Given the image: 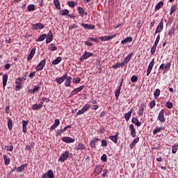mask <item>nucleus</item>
Returning a JSON list of instances; mask_svg holds the SVG:
<instances>
[{
  "instance_id": "nucleus-2",
  "label": "nucleus",
  "mask_w": 178,
  "mask_h": 178,
  "mask_svg": "<svg viewBox=\"0 0 178 178\" xmlns=\"http://www.w3.org/2000/svg\"><path fill=\"white\" fill-rule=\"evenodd\" d=\"M158 120L161 123H165L166 122V118H165V110H161L158 115Z\"/></svg>"
},
{
  "instance_id": "nucleus-6",
  "label": "nucleus",
  "mask_w": 178,
  "mask_h": 178,
  "mask_svg": "<svg viewBox=\"0 0 178 178\" xmlns=\"http://www.w3.org/2000/svg\"><path fill=\"white\" fill-rule=\"evenodd\" d=\"M170 66H172V64L170 63H168L167 64H161L159 67V69H161V70H164V72H169L170 70Z\"/></svg>"
},
{
  "instance_id": "nucleus-56",
  "label": "nucleus",
  "mask_w": 178,
  "mask_h": 178,
  "mask_svg": "<svg viewBox=\"0 0 178 178\" xmlns=\"http://www.w3.org/2000/svg\"><path fill=\"white\" fill-rule=\"evenodd\" d=\"M159 40H161V35H158L155 40L154 45L158 46V44H159Z\"/></svg>"
},
{
  "instance_id": "nucleus-33",
  "label": "nucleus",
  "mask_w": 178,
  "mask_h": 178,
  "mask_svg": "<svg viewBox=\"0 0 178 178\" xmlns=\"http://www.w3.org/2000/svg\"><path fill=\"white\" fill-rule=\"evenodd\" d=\"M60 60H62V57H57L56 59L51 62V63L52 65H58V63H60Z\"/></svg>"
},
{
  "instance_id": "nucleus-29",
  "label": "nucleus",
  "mask_w": 178,
  "mask_h": 178,
  "mask_svg": "<svg viewBox=\"0 0 178 178\" xmlns=\"http://www.w3.org/2000/svg\"><path fill=\"white\" fill-rule=\"evenodd\" d=\"M133 41L132 37H127L121 41V44H127V42H131Z\"/></svg>"
},
{
  "instance_id": "nucleus-48",
  "label": "nucleus",
  "mask_w": 178,
  "mask_h": 178,
  "mask_svg": "<svg viewBox=\"0 0 178 178\" xmlns=\"http://www.w3.org/2000/svg\"><path fill=\"white\" fill-rule=\"evenodd\" d=\"M177 145H174L172 146V154H176V152H177Z\"/></svg>"
},
{
  "instance_id": "nucleus-22",
  "label": "nucleus",
  "mask_w": 178,
  "mask_h": 178,
  "mask_svg": "<svg viewBox=\"0 0 178 178\" xmlns=\"http://www.w3.org/2000/svg\"><path fill=\"white\" fill-rule=\"evenodd\" d=\"M43 104L44 102H40V104H33L31 108L33 111H37L38 109H41V108H42Z\"/></svg>"
},
{
  "instance_id": "nucleus-39",
  "label": "nucleus",
  "mask_w": 178,
  "mask_h": 178,
  "mask_svg": "<svg viewBox=\"0 0 178 178\" xmlns=\"http://www.w3.org/2000/svg\"><path fill=\"white\" fill-rule=\"evenodd\" d=\"M161 95V90L159 89H156L154 92V98H158Z\"/></svg>"
},
{
  "instance_id": "nucleus-43",
  "label": "nucleus",
  "mask_w": 178,
  "mask_h": 178,
  "mask_svg": "<svg viewBox=\"0 0 178 178\" xmlns=\"http://www.w3.org/2000/svg\"><path fill=\"white\" fill-rule=\"evenodd\" d=\"M27 9L29 12H33V10L35 9V6H34L33 4H30L28 6Z\"/></svg>"
},
{
  "instance_id": "nucleus-60",
  "label": "nucleus",
  "mask_w": 178,
  "mask_h": 178,
  "mask_svg": "<svg viewBox=\"0 0 178 178\" xmlns=\"http://www.w3.org/2000/svg\"><path fill=\"white\" fill-rule=\"evenodd\" d=\"M101 159L102 162H106V161L108 160L106 157V154H103L101 157Z\"/></svg>"
},
{
  "instance_id": "nucleus-40",
  "label": "nucleus",
  "mask_w": 178,
  "mask_h": 178,
  "mask_svg": "<svg viewBox=\"0 0 178 178\" xmlns=\"http://www.w3.org/2000/svg\"><path fill=\"white\" fill-rule=\"evenodd\" d=\"M8 127L10 130H12V129H13V121L10 118H9L8 121Z\"/></svg>"
},
{
  "instance_id": "nucleus-19",
  "label": "nucleus",
  "mask_w": 178,
  "mask_h": 178,
  "mask_svg": "<svg viewBox=\"0 0 178 178\" xmlns=\"http://www.w3.org/2000/svg\"><path fill=\"white\" fill-rule=\"evenodd\" d=\"M162 130H165V127H156L154 130L153 131V134L155 136V134H157V133H161Z\"/></svg>"
},
{
  "instance_id": "nucleus-18",
  "label": "nucleus",
  "mask_w": 178,
  "mask_h": 178,
  "mask_svg": "<svg viewBox=\"0 0 178 178\" xmlns=\"http://www.w3.org/2000/svg\"><path fill=\"white\" fill-rule=\"evenodd\" d=\"M27 124H29V121L22 120V131L23 133H27Z\"/></svg>"
},
{
  "instance_id": "nucleus-5",
  "label": "nucleus",
  "mask_w": 178,
  "mask_h": 178,
  "mask_svg": "<svg viewBox=\"0 0 178 178\" xmlns=\"http://www.w3.org/2000/svg\"><path fill=\"white\" fill-rule=\"evenodd\" d=\"M90 104H85L83 108L79 110L76 113L77 116H80V115H83V113H85V112H87V111L90 109Z\"/></svg>"
},
{
  "instance_id": "nucleus-35",
  "label": "nucleus",
  "mask_w": 178,
  "mask_h": 178,
  "mask_svg": "<svg viewBox=\"0 0 178 178\" xmlns=\"http://www.w3.org/2000/svg\"><path fill=\"white\" fill-rule=\"evenodd\" d=\"M45 38H47V35L42 34L40 35L39 38H38L36 41H38V42H41V41H44Z\"/></svg>"
},
{
  "instance_id": "nucleus-42",
  "label": "nucleus",
  "mask_w": 178,
  "mask_h": 178,
  "mask_svg": "<svg viewBox=\"0 0 178 178\" xmlns=\"http://www.w3.org/2000/svg\"><path fill=\"white\" fill-rule=\"evenodd\" d=\"M131 56H133V54H129L124 60V63H129L130 59H131Z\"/></svg>"
},
{
  "instance_id": "nucleus-31",
  "label": "nucleus",
  "mask_w": 178,
  "mask_h": 178,
  "mask_svg": "<svg viewBox=\"0 0 178 178\" xmlns=\"http://www.w3.org/2000/svg\"><path fill=\"white\" fill-rule=\"evenodd\" d=\"M163 7V1H160L159 2L155 7V11L156 12V10H159V9H161V8Z\"/></svg>"
},
{
  "instance_id": "nucleus-47",
  "label": "nucleus",
  "mask_w": 178,
  "mask_h": 178,
  "mask_svg": "<svg viewBox=\"0 0 178 178\" xmlns=\"http://www.w3.org/2000/svg\"><path fill=\"white\" fill-rule=\"evenodd\" d=\"M49 49L50 51H56V49H58V47H56V46H55V44H51L49 46Z\"/></svg>"
},
{
  "instance_id": "nucleus-49",
  "label": "nucleus",
  "mask_w": 178,
  "mask_h": 178,
  "mask_svg": "<svg viewBox=\"0 0 178 178\" xmlns=\"http://www.w3.org/2000/svg\"><path fill=\"white\" fill-rule=\"evenodd\" d=\"M120 66H123V63H117L115 65H113L112 67L113 69H118L120 67Z\"/></svg>"
},
{
  "instance_id": "nucleus-25",
  "label": "nucleus",
  "mask_w": 178,
  "mask_h": 178,
  "mask_svg": "<svg viewBox=\"0 0 178 178\" xmlns=\"http://www.w3.org/2000/svg\"><path fill=\"white\" fill-rule=\"evenodd\" d=\"M65 79H66L65 82V87H70V84H72V76H67V78Z\"/></svg>"
},
{
  "instance_id": "nucleus-45",
  "label": "nucleus",
  "mask_w": 178,
  "mask_h": 178,
  "mask_svg": "<svg viewBox=\"0 0 178 178\" xmlns=\"http://www.w3.org/2000/svg\"><path fill=\"white\" fill-rule=\"evenodd\" d=\"M176 8H177V5H174L171 7L170 13V16H172V15H173L174 12H176Z\"/></svg>"
},
{
  "instance_id": "nucleus-16",
  "label": "nucleus",
  "mask_w": 178,
  "mask_h": 178,
  "mask_svg": "<svg viewBox=\"0 0 178 178\" xmlns=\"http://www.w3.org/2000/svg\"><path fill=\"white\" fill-rule=\"evenodd\" d=\"M34 55H35V48H33L29 54V55L27 57V60H29V62H30V60H31V59H33Z\"/></svg>"
},
{
  "instance_id": "nucleus-23",
  "label": "nucleus",
  "mask_w": 178,
  "mask_h": 178,
  "mask_svg": "<svg viewBox=\"0 0 178 178\" xmlns=\"http://www.w3.org/2000/svg\"><path fill=\"white\" fill-rule=\"evenodd\" d=\"M8 83V74H4L3 76V88L5 89Z\"/></svg>"
},
{
  "instance_id": "nucleus-64",
  "label": "nucleus",
  "mask_w": 178,
  "mask_h": 178,
  "mask_svg": "<svg viewBox=\"0 0 178 178\" xmlns=\"http://www.w3.org/2000/svg\"><path fill=\"white\" fill-rule=\"evenodd\" d=\"M42 102H49V99L47 97H42Z\"/></svg>"
},
{
  "instance_id": "nucleus-20",
  "label": "nucleus",
  "mask_w": 178,
  "mask_h": 178,
  "mask_svg": "<svg viewBox=\"0 0 178 178\" xmlns=\"http://www.w3.org/2000/svg\"><path fill=\"white\" fill-rule=\"evenodd\" d=\"M131 113H133V108H131V110L124 115V119L127 122L130 120V118H131Z\"/></svg>"
},
{
  "instance_id": "nucleus-10",
  "label": "nucleus",
  "mask_w": 178,
  "mask_h": 178,
  "mask_svg": "<svg viewBox=\"0 0 178 178\" xmlns=\"http://www.w3.org/2000/svg\"><path fill=\"white\" fill-rule=\"evenodd\" d=\"M44 26L42 23H37L35 24H32V29L33 30H42L44 29Z\"/></svg>"
},
{
  "instance_id": "nucleus-12",
  "label": "nucleus",
  "mask_w": 178,
  "mask_h": 178,
  "mask_svg": "<svg viewBox=\"0 0 178 178\" xmlns=\"http://www.w3.org/2000/svg\"><path fill=\"white\" fill-rule=\"evenodd\" d=\"M67 78V73H65L64 76L59 78H56V83H58V84H62V83H63V81H65V80H66Z\"/></svg>"
},
{
  "instance_id": "nucleus-52",
  "label": "nucleus",
  "mask_w": 178,
  "mask_h": 178,
  "mask_svg": "<svg viewBox=\"0 0 178 178\" xmlns=\"http://www.w3.org/2000/svg\"><path fill=\"white\" fill-rule=\"evenodd\" d=\"M165 106H167L168 109H172V108H173V103L171 102H168L165 104Z\"/></svg>"
},
{
  "instance_id": "nucleus-61",
  "label": "nucleus",
  "mask_w": 178,
  "mask_h": 178,
  "mask_svg": "<svg viewBox=\"0 0 178 178\" xmlns=\"http://www.w3.org/2000/svg\"><path fill=\"white\" fill-rule=\"evenodd\" d=\"M99 38L101 41H108V36H101Z\"/></svg>"
},
{
  "instance_id": "nucleus-13",
  "label": "nucleus",
  "mask_w": 178,
  "mask_h": 178,
  "mask_svg": "<svg viewBox=\"0 0 178 178\" xmlns=\"http://www.w3.org/2000/svg\"><path fill=\"white\" fill-rule=\"evenodd\" d=\"M74 149L76 151H83V149H86V145L81 143H79L74 147Z\"/></svg>"
},
{
  "instance_id": "nucleus-32",
  "label": "nucleus",
  "mask_w": 178,
  "mask_h": 178,
  "mask_svg": "<svg viewBox=\"0 0 178 178\" xmlns=\"http://www.w3.org/2000/svg\"><path fill=\"white\" fill-rule=\"evenodd\" d=\"M4 163L8 166L9 163H10V159L6 156V154L3 155Z\"/></svg>"
},
{
  "instance_id": "nucleus-44",
  "label": "nucleus",
  "mask_w": 178,
  "mask_h": 178,
  "mask_svg": "<svg viewBox=\"0 0 178 178\" xmlns=\"http://www.w3.org/2000/svg\"><path fill=\"white\" fill-rule=\"evenodd\" d=\"M175 27H171L170 29L168 31V35L170 37H172V35L173 34H175Z\"/></svg>"
},
{
  "instance_id": "nucleus-53",
  "label": "nucleus",
  "mask_w": 178,
  "mask_h": 178,
  "mask_svg": "<svg viewBox=\"0 0 178 178\" xmlns=\"http://www.w3.org/2000/svg\"><path fill=\"white\" fill-rule=\"evenodd\" d=\"M76 5H77V3H75L74 1H69L68 2V6H70V8H74V6H76Z\"/></svg>"
},
{
  "instance_id": "nucleus-28",
  "label": "nucleus",
  "mask_w": 178,
  "mask_h": 178,
  "mask_svg": "<svg viewBox=\"0 0 178 178\" xmlns=\"http://www.w3.org/2000/svg\"><path fill=\"white\" fill-rule=\"evenodd\" d=\"M119 136V134H117L115 136H110L108 138L110 140H111V141H113V143H114L115 144H116L118 143V137Z\"/></svg>"
},
{
  "instance_id": "nucleus-55",
  "label": "nucleus",
  "mask_w": 178,
  "mask_h": 178,
  "mask_svg": "<svg viewBox=\"0 0 178 178\" xmlns=\"http://www.w3.org/2000/svg\"><path fill=\"white\" fill-rule=\"evenodd\" d=\"M102 147H108V141L106 140L103 139L102 140Z\"/></svg>"
},
{
  "instance_id": "nucleus-9",
  "label": "nucleus",
  "mask_w": 178,
  "mask_h": 178,
  "mask_svg": "<svg viewBox=\"0 0 178 178\" xmlns=\"http://www.w3.org/2000/svg\"><path fill=\"white\" fill-rule=\"evenodd\" d=\"M45 66V59L42 60L35 67L36 72H40V70H42L44 67Z\"/></svg>"
},
{
  "instance_id": "nucleus-24",
  "label": "nucleus",
  "mask_w": 178,
  "mask_h": 178,
  "mask_svg": "<svg viewBox=\"0 0 178 178\" xmlns=\"http://www.w3.org/2000/svg\"><path fill=\"white\" fill-rule=\"evenodd\" d=\"M60 123L59 119H56L54 124L51 126L50 130H55V129L59 126Z\"/></svg>"
},
{
  "instance_id": "nucleus-7",
  "label": "nucleus",
  "mask_w": 178,
  "mask_h": 178,
  "mask_svg": "<svg viewBox=\"0 0 178 178\" xmlns=\"http://www.w3.org/2000/svg\"><path fill=\"white\" fill-rule=\"evenodd\" d=\"M42 178H55V175H54V171L52 170H49L47 173L43 175Z\"/></svg>"
},
{
  "instance_id": "nucleus-58",
  "label": "nucleus",
  "mask_w": 178,
  "mask_h": 178,
  "mask_svg": "<svg viewBox=\"0 0 178 178\" xmlns=\"http://www.w3.org/2000/svg\"><path fill=\"white\" fill-rule=\"evenodd\" d=\"M80 81H81V79L79 77L74 78L72 80V82L75 83V84H79V83H80Z\"/></svg>"
},
{
  "instance_id": "nucleus-17",
  "label": "nucleus",
  "mask_w": 178,
  "mask_h": 178,
  "mask_svg": "<svg viewBox=\"0 0 178 178\" xmlns=\"http://www.w3.org/2000/svg\"><path fill=\"white\" fill-rule=\"evenodd\" d=\"M54 38V35H52V32H51V31H49V32L48 33L47 39H46V44H49V42H51V41H52Z\"/></svg>"
},
{
  "instance_id": "nucleus-57",
  "label": "nucleus",
  "mask_w": 178,
  "mask_h": 178,
  "mask_svg": "<svg viewBox=\"0 0 178 178\" xmlns=\"http://www.w3.org/2000/svg\"><path fill=\"white\" fill-rule=\"evenodd\" d=\"M60 13L63 16H65L69 13V10L67 9L63 10H61Z\"/></svg>"
},
{
  "instance_id": "nucleus-38",
  "label": "nucleus",
  "mask_w": 178,
  "mask_h": 178,
  "mask_svg": "<svg viewBox=\"0 0 178 178\" xmlns=\"http://www.w3.org/2000/svg\"><path fill=\"white\" fill-rule=\"evenodd\" d=\"M40 88H41L40 86H34V88L32 90V94H35L36 92H38L40 91Z\"/></svg>"
},
{
  "instance_id": "nucleus-26",
  "label": "nucleus",
  "mask_w": 178,
  "mask_h": 178,
  "mask_svg": "<svg viewBox=\"0 0 178 178\" xmlns=\"http://www.w3.org/2000/svg\"><path fill=\"white\" fill-rule=\"evenodd\" d=\"M25 168H27V163L23 164V165L17 167V172H18L19 173H22V172H23Z\"/></svg>"
},
{
  "instance_id": "nucleus-3",
  "label": "nucleus",
  "mask_w": 178,
  "mask_h": 178,
  "mask_svg": "<svg viewBox=\"0 0 178 178\" xmlns=\"http://www.w3.org/2000/svg\"><path fill=\"white\" fill-rule=\"evenodd\" d=\"M67 158H69V151H65L60 154V157L58 158V161L59 162H65Z\"/></svg>"
},
{
  "instance_id": "nucleus-34",
  "label": "nucleus",
  "mask_w": 178,
  "mask_h": 178,
  "mask_svg": "<svg viewBox=\"0 0 178 178\" xmlns=\"http://www.w3.org/2000/svg\"><path fill=\"white\" fill-rule=\"evenodd\" d=\"M34 148V143H31L30 145L26 146L25 149L26 151H31Z\"/></svg>"
},
{
  "instance_id": "nucleus-11",
  "label": "nucleus",
  "mask_w": 178,
  "mask_h": 178,
  "mask_svg": "<svg viewBox=\"0 0 178 178\" xmlns=\"http://www.w3.org/2000/svg\"><path fill=\"white\" fill-rule=\"evenodd\" d=\"M163 30V21L161 19V21L159 22V24L157 26V28L155 31V34H158V33H161Z\"/></svg>"
},
{
  "instance_id": "nucleus-21",
  "label": "nucleus",
  "mask_w": 178,
  "mask_h": 178,
  "mask_svg": "<svg viewBox=\"0 0 178 178\" xmlns=\"http://www.w3.org/2000/svg\"><path fill=\"white\" fill-rule=\"evenodd\" d=\"M77 10H78V13H79L80 16H81V17L87 15V12H86V10H84V8L79 7V8H78Z\"/></svg>"
},
{
  "instance_id": "nucleus-51",
  "label": "nucleus",
  "mask_w": 178,
  "mask_h": 178,
  "mask_svg": "<svg viewBox=\"0 0 178 178\" xmlns=\"http://www.w3.org/2000/svg\"><path fill=\"white\" fill-rule=\"evenodd\" d=\"M137 80H138V77L137 76H136V75L132 76L131 78V81L132 83L137 82Z\"/></svg>"
},
{
  "instance_id": "nucleus-46",
  "label": "nucleus",
  "mask_w": 178,
  "mask_h": 178,
  "mask_svg": "<svg viewBox=\"0 0 178 178\" xmlns=\"http://www.w3.org/2000/svg\"><path fill=\"white\" fill-rule=\"evenodd\" d=\"M121 90H122V88L118 87V90L115 91V95L116 99H118L119 98V95H120Z\"/></svg>"
},
{
  "instance_id": "nucleus-50",
  "label": "nucleus",
  "mask_w": 178,
  "mask_h": 178,
  "mask_svg": "<svg viewBox=\"0 0 178 178\" xmlns=\"http://www.w3.org/2000/svg\"><path fill=\"white\" fill-rule=\"evenodd\" d=\"M83 88H84V86H81L79 88H76L75 89H74V91L76 92V93L77 94V92H80V91H81Z\"/></svg>"
},
{
  "instance_id": "nucleus-4",
  "label": "nucleus",
  "mask_w": 178,
  "mask_h": 178,
  "mask_svg": "<svg viewBox=\"0 0 178 178\" xmlns=\"http://www.w3.org/2000/svg\"><path fill=\"white\" fill-rule=\"evenodd\" d=\"M91 56H94V54L88 51H85L84 54L82 55L81 57H80L79 60L81 62H83V60H85V59H88V58H91Z\"/></svg>"
},
{
  "instance_id": "nucleus-27",
  "label": "nucleus",
  "mask_w": 178,
  "mask_h": 178,
  "mask_svg": "<svg viewBox=\"0 0 178 178\" xmlns=\"http://www.w3.org/2000/svg\"><path fill=\"white\" fill-rule=\"evenodd\" d=\"M103 170H104V165H97L95 168V173H97V175H99V173H101V172H102Z\"/></svg>"
},
{
  "instance_id": "nucleus-30",
  "label": "nucleus",
  "mask_w": 178,
  "mask_h": 178,
  "mask_svg": "<svg viewBox=\"0 0 178 178\" xmlns=\"http://www.w3.org/2000/svg\"><path fill=\"white\" fill-rule=\"evenodd\" d=\"M131 122L138 127H140V126H141V122H140V121H138V120L136 118H133Z\"/></svg>"
},
{
  "instance_id": "nucleus-36",
  "label": "nucleus",
  "mask_w": 178,
  "mask_h": 178,
  "mask_svg": "<svg viewBox=\"0 0 178 178\" xmlns=\"http://www.w3.org/2000/svg\"><path fill=\"white\" fill-rule=\"evenodd\" d=\"M54 3L56 9H58V10H60V3H59V0H54Z\"/></svg>"
},
{
  "instance_id": "nucleus-54",
  "label": "nucleus",
  "mask_w": 178,
  "mask_h": 178,
  "mask_svg": "<svg viewBox=\"0 0 178 178\" xmlns=\"http://www.w3.org/2000/svg\"><path fill=\"white\" fill-rule=\"evenodd\" d=\"M156 45L154 44V46L152 47L150 51L151 55H154V54H155V51H156Z\"/></svg>"
},
{
  "instance_id": "nucleus-41",
  "label": "nucleus",
  "mask_w": 178,
  "mask_h": 178,
  "mask_svg": "<svg viewBox=\"0 0 178 178\" xmlns=\"http://www.w3.org/2000/svg\"><path fill=\"white\" fill-rule=\"evenodd\" d=\"M155 59H152V60L150 62V63L148 65L147 70L152 71V68L154 67V62Z\"/></svg>"
},
{
  "instance_id": "nucleus-14",
  "label": "nucleus",
  "mask_w": 178,
  "mask_h": 178,
  "mask_svg": "<svg viewBox=\"0 0 178 178\" xmlns=\"http://www.w3.org/2000/svg\"><path fill=\"white\" fill-rule=\"evenodd\" d=\"M99 141V139L98 138H93L90 143V146L91 148H96V144Z\"/></svg>"
},
{
  "instance_id": "nucleus-63",
  "label": "nucleus",
  "mask_w": 178,
  "mask_h": 178,
  "mask_svg": "<svg viewBox=\"0 0 178 178\" xmlns=\"http://www.w3.org/2000/svg\"><path fill=\"white\" fill-rule=\"evenodd\" d=\"M7 151H10V152L13 151V146L12 145H10V146H8Z\"/></svg>"
},
{
  "instance_id": "nucleus-8",
  "label": "nucleus",
  "mask_w": 178,
  "mask_h": 178,
  "mask_svg": "<svg viewBox=\"0 0 178 178\" xmlns=\"http://www.w3.org/2000/svg\"><path fill=\"white\" fill-rule=\"evenodd\" d=\"M62 141L64 143H67V144H70L72 143H74L76 140L73 138L71 137H67V136H64L61 138Z\"/></svg>"
},
{
  "instance_id": "nucleus-1",
  "label": "nucleus",
  "mask_w": 178,
  "mask_h": 178,
  "mask_svg": "<svg viewBox=\"0 0 178 178\" xmlns=\"http://www.w3.org/2000/svg\"><path fill=\"white\" fill-rule=\"evenodd\" d=\"M145 108H147V104L145 102H142L138 111V116H143L144 115Z\"/></svg>"
},
{
  "instance_id": "nucleus-15",
  "label": "nucleus",
  "mask_w": 178,
  "mask_h": 178,
  "mask_svg": "<svg viewBox=\"0 0 178 178\" xmlns=\"http://www.w3.org/2000/svg\"><path fill=\"white\" fill-rule=\"evenodd\" d=\"M129 129L131 130V136L134 138L136 137V134H137L136 129H134V125L133 124H130Z\"/></svg>"
},
{
  "instance_id": "nucleus-62",
  "label": "nucleus",
  "mask_w": 178,
  "mask_h": 178,
  "mask_svg": "<svg viewBox=\"0 0 178 178\" xmlns=\"http://www.w3.org/2000/svg\"><path fill=\"white\" fill-rule=\"evenodd\" d=\"M21 88H22V84H17V86H15L16 91H19V90H21Z\"/></svg>"
},
{
  "instance_id": "nucleus-37",
  "label": "nucleus",
  "mask_w": 178,
  "mask_h": 178,
  "mask_svg": "<svg viewBox=\"0 0 178 178\" xmlns=\"http://www.w3.org/2000/svg\"><path fill=\"white\" fill-rule=\"evenodd\" d=\"M155 105H156V102L155 100H152L149 103L150 109H154V108H155Z\"/></svg>"
},
{
  "instance_id": "nucleus-59",
  "label": "nucleus",
  "mask_w": 178,
  "mask_h": 178,
  "mask_svg": "<svg viewBox=\"0 0 178 178\" xmlns=\"http://www.w3.org/2000/svg\"><path fill=\"white\" fill-rule=\"evenodd\" d=\"M23 81H22V77L17 78L15 80V84H22Z\"/></svg>"
}]
</instances>
